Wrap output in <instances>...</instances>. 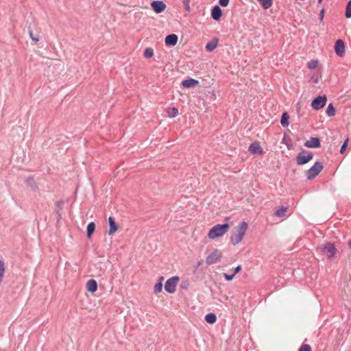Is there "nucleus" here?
<instances>
[{"mask_svg": "<svg viewBox=\"0 0 351 351\" xmlns=\"http://www.w3.org/2000/svg\"><path fill=\"white\" fill-rule=\"evenodd\" d=\"M247 223L242 221L235 228V232L230 237V241L232 245H236L239 243L243 239L245 232L247 229Z\"/></svg>", "mask_w": 351, "mask_h": 351, "instance_id": "obj_1", "label": "nucleus"}, {"mask_svg": "<svg viewBox=\"0 0 351 351\" xmlns=\"http://www.w3.org/2000/svg\"><path fill=\"white\" fill-rule=\"evenodd\" d=\"M230 226L228 223L217 224L209 231L208 237L210 239H215L225 234L229 230Z\"/></svg>", "mask_w": 351, "mask_h": 351, "instance_id": "obj_2", "label": "nucleus"}, {"mask_svg": "<svg viewBox=\"0 0 351 351\" xmlns=\"http://www.w3.org/2000/svg\"><path fill=\"white\" fill-rule=\"evenodd\" d=\"M313 154L311 152L302 150L296 157L297 164L299 165H304L313 159Z\"/></svg>", "mask_w": 351, "mask_h": 351, "instance_id": "obj_3", "label": "nucleus"}, {"mask_svg": "<svg viewBox=\"0 0 351 351\" xmlns=\"http://www.w3.org/2000/svg\"><path fill=\"white\" fill-rule=\"evenodd\" d=\"M323 169V165L319 162H316L307 171L306 176L308 180L313 179Z\"/></svg>", "mask_w": 351, "mask_h": 351, "instance_id": "obj_4", "label": "nucleus"}, {"mask_svg": "<svg viewBox=\"0 0 351 351\" xmlns=\"http://www.w3.org/2000/svg\"><path fill=\"white\" fill-rule=\"evenodd\" d=\"M180 278L178 276H173L169 278L165 284V289L169 293H173L176 290V286Z\"/></svg>", "mask_w": 351, "mask_h": 351, "instance_id": "obj_5", "label": "nucleus"}, {"mask_svg": "<svg viewBox=\"0 0 351 351\" xmlns=\"http://www.w3.org/2000/svg\"><path fill=\"white\" fill-rule=\"evenodd\" d=\"M322 252L328 258H332L336 254V248L332 243H326L320 247Z\"/></svg>", "mask_w": 351, "mask_h": 351, "instance_id": "obj_6", "label": "nucleus"}, {"mask_svg": "<svg viewBox=\"0 0 351 351\" xmlns=\"http://www.w3.org/2000/svg\"><path fill=\"white\" fill-rule=\"evenodd\" d=\"M327 101L326 96L322 95L315 97L311 103V106L315 110H319L326 105Z\"/></svg>", "mask_w": 351, "mask_h": 351, "instance_id": "obj_7", "label": "nucleus"}, {"mask_svg": "<svg viewBox=\"0 0 351 351\" xmlns=\"http://www.w3.org/2000/svg\"><path fill=\"white\" fill-rule=\"evenodd\" d=\"M221 258V252L219 250H215L213 252L208 256L206 262L208 265L217 263Z\"/></svg>", "mask_w": 351, "mask_h": 351, "instance_id": "obj_8", "label": "nucleus"}, {"mask_svg": "<svg viewBox=\"0 0 351 351\" xmlns=\"http://www.w3.org/2000/svg\"><path fill=\"white\" fill-rule=\"evenodd\" d=\"M151 6L157 14L162 12L166 8V4L162 1H154L152 2Z\"/></svg>", "mask_w": 351, "mask_h": 351, "instance_id": "obj_9", "label": "nucleus"}, {"mask_svg": "<svg viewBox=\"0 0 351 351\" xmlns=\"http://www.w3.org/2000/svg\"><path fill=\"white\" fill-rule=\"evenodd\" d=\"M335 51L336 54L339 56L342 57L345 54V45L344 43L342 40L339 39L336 41L335 45Z\"/></svg>", "mask_w": 351, "mask_h": 351, "instance_id": "obj_10", "label": "nucleus"}, {"mask_svg": "<svg viewBox=\"0 0 351 351\" xmlns=\"http://www.w3.org/2000/svg\"><path fill=\"white\" fill-rule=\"evenodd\" d=\"M304 146L308 148H316L320 146V141L318 138L311 137L304 143Z\"/></svg>", "mask_w": 351, "mask_h": 351, "instance_id": "obj_11", "label": "nucleus"}, {"mask_svg": "<svg viewBox=\"0 0 351 351\" xmlns=\"http://www.w3.org/2000/svg\"><path fill=\"white\" fill-rule=\"evenodd\" d=\"M249 152L253 154H261L263 149L258 142H254L252 143L248 149Z\"/></svg>", "mask_w": 351, "mask_h": 351, "instance_id": "obj_12", "label": "nucleus"}, {"mask_svg": "<svg viewBox=\"0 0 351 351\" xmlns=\"http://www.w3.org/2000/svg\"><path fill=\"white\" fill-rule=\"evenodd\" d=\"M221 15H222V11H221V9L220 8V7L218 5H215L213 8L212 12H211L212 18L215 21H218L221 17Z\"/></svg>", "mask_w": 351, "mask_h": 351, "instance_id": "obj_13", "label": "nucleus"}, {"mask_svg": "<svg viewBox=\"0 0 351 351\" xmlns=\"http://www.w3.org/2000/svg\"><path fill=\"white\" fill-rule=\"evenodd\" d=\"M165 42L167 45L175 46L178 43V36L174 34H169L165 38Z\"/></svg>", "mask_w": 351, "mask_h": 351, "instance_id": "obj_14", "label": "nucleus"}, {"mask_svg": "<svg viewBox=\"0 0 351 351\" xmlns=\"http://www.w3.org/2000/svg\"><path fill=\"white\" fill-rule=\"evenodd\" d=\"M219 39L217 38H213L212 40L208 42L205 48L208 51H213L214 49H215L218 45Z\"/></svg>", "mask_w": 351, "mask_h": 351, "instance_id": "obj_15", "label": "nucleus"}, {"mask_svg": "<svg viewBox=\"0 0 351 351\" xmlns=\"http://www.w3.org/2000/svg\"><path fill=\"white\" fill-rule=\"evenodd\" d=\"M108 223H109V226H110V229L108 230V234L111 235L117 230L118 228H117V225L113 217H108Z\"/></svg>", "mask_w": 351, "mask_h": 351, "instance_id": "obj_16", "label": "nucleus"}, {"mask_svg": "<svg viewBox=\"0 0 351 351\" xmlns=\"http://www.w3.org/2000/svg\"><path fill=\"white\" fill-rule=\"evenodd\" d=\"M86 289L90 293H94L97 289V283L93 279H90L86 283Z\"/></svg>", "mask_w": 351, "mask_h": 351, "instance_id": "obj_17", "label": "nucleus"}, {"mask_svg": "<svg viewBox=\"0 0 351 351\" xmlns=\"http://www.w3.org/2000/svg\"><path fill=\"white\" fill-rule=\"evenodd\" d=\"M198 83L199 82L197 80L191 78V79L183 80L182 82V84L185 88H192V87H195V86H197L198 84Z\"/></svg>", "mask_w": 351, "mask_h": 351, "instance_id": "obj_18", "label": "nucleus"}, {"mask_svg": "<svg viewBox=\"0 0 351 351\" xmlns=\"http://www.w3.org/2000/svg\"><path fill=\"white\" fill-rule=\"evenodd\" d=\"M95 224L93 222H90L86 228V233H87V237L90 238L93 233L95 232Z\"/></svg>", "mask_w": 351, "mask_h": 351, "instance_id": "obj_19", "label": "nucleus"}, {"mask_svg": "<svg viewBox=\"0 0 351 351\" xmlns=\"http://www.w3.org/2000/svg\"><path fill=\"white\" fill-rule=\"evenodd\" d=\"M163 280H164V278L160 277L159 278V281L155 285L154 288L155 293H160L162 291Z\"/></svg>", "mask_w": 351, "mask_h": 351, "instance_id": "obj_20", "label": "nucleus"}, {"mask_svg": "<svg viewBox=\"0 0 351 351\" xmlns=\"http://www.w3.org/2000/svg\"><path fill=\"white\" fill-rule=\"evenodd\" d=\"M265 10L269 9L273 3V0H257Z\"/></svg>", "mask_w": 351, "mask_h": 351, "instance_id": "obj_21", "label": "nucleus"}, {"mask_svg": "<svg viewBox=\"0 0 351 351\" xmlns=\"http://www.w3.org/2000/svg\"><path fill=\"white\" fill-rule=\"evenodd\" d=\"M206 321L209 324H213L217 320V316L214 313H208L205 317Z\"/></svg>", "mask_w": 351, "mask_h": 351, "instance_id": "obj_22", "label": "nucleus"}, {"mask_svg": "<svg viewBox=\"0 0 351 351\" xmlns=\"http://www.w3.org/2000/svg\"><path fill=\"white\" fill-rule=\"evenodd\" d=\"M289 115L287 112H284L282 114V117H281V120H280V123L281 125L283 126V127H287L289 125Z\"/></svg>", "mask_w": 351, "mask_h": 351, "instance_id": "obj_23", "label": "nucleus"}, {"mask_svg": "<svg viewBox=\"0 0 351 351\" xmlns=\"http://www.w3.org/2000/svg\"><path fill=\"white\" fill-rule=\"evenodd\" d=\"M336 110L332 104H330L326 109V114L328 117H333L335 114Z\"/></svg>", "mask_w": 351, "mask_h": 351, "instance_id": "obj_24", "label": "nucleus"}, {"mask_svg": "<svg viewBox=\"0 0 351 351\" xmlns=\"http://www.w3.org/2000/svg\"><path fill=\"white\" fill-rule=\"evenodd\" d=\"M287 210V208L282 206L275 212V215L280 217H284L286 215Z\"/></svg>", "mask_w": 351, "mask_h": 351, "instance_id": "obj_25", "label": "nucleus"}, {"mask_svg": "<svg viewBox=\"0 0 351 351\" xmlns=\"http://www.w3.org/2000/svg\"><path fill=\"white\" fill-rule=\"evenodd\" d=\"M167 114L169 117L173 118L178 114V110L176 108H171L168 109Z\"/></svg>", "mask_w": 351, "mask_h": 351, "instance_id": "obj_26", "label": "nucleus"}, {"mask_svg": "<svg viewBox=\"0 0 351 351\" xmlns=\"http://www.w3.org/2000/svg\"><path fill=\"white\" fill-rule=\"evenodd\" d=\"M345 16L347 19L351 17V0H350L347 3Z\"/></svg>", "mask_w": 351, "mask_h": 351, "instance_id": "obj_27", "label": "nucleus"}, {"mask_svg": "<svg viewBox=\"0 0 351 351\" xmlns=\"http://www.w3.org/2000/svg\"><path fill=\"white\" fill-rule=\"evenodd\" d=\"M5 272V265L2 260H0V283L3 280V278Z\"/></svg>", "mask_w": 351, "mask_h": 351, "instance_id": "obj_28", "label": "nucleus"}, {"mask_svg": "<svg viewBox=\"0 0 351 351\" xmlns=\"http://www.w3.org/2000/svg\"><path fill=\"white\" fill-rule=\"evenodd\" d=\"M154 56V51L151 48H146L144 51V56L145 58H151Z\"/></svg>", "mask_w": 351, "mask_h": 351, "instance_id": "obj_29", "label": "nucleus"}, {"mask_svg": "<svg viewBox=\"0 0 351 351\" xmlns=\"http://www.w3.org/2000/svg\"><path fill=\"white\" fill-rule=\"evenodd\" d=\"M318 62L315 60H312L308 62L307 66L309 69H313L317 67Z\"/></svg>", "mask_w": 351, "mask_h": 351, "instance_id": "obj_30", "label": "nucleus"}, {"mask_svg": "<svg viewBox=\"0 0 351 351\" xmlns=\"http://www.w3.org/2000/svg\"><path fill=\"white\" fill-rule=\"evenodd\" d=\"M26 183L28 186H29L32 189H36V184L33 180V178H29L27 180H26Z\"/></svg>", "mask_w": 351, "mask_h": 351, "instance_id": "obj_31", "label": "nucleus"}, {"mask_svg": "<svg viewBox=\"0 0 351 351\" xmlns=\"http://www.w3.org/2000/svg\"><path fill=\"white\" fill-rule=\"evenodd\" d=\"M348 141H349V138H347L344 141V142H343V145H341V149H340V152H341V154H343V153L346 151V147H347V145H348Z\"/></svg>", "mask_w": 351, "mask_h": 351, "instance_id": "obj_32", "label": "nucleus"}, {"mask_svg": "<svg viewBox=\"0 0 351 351\" xmlns=\"http://www.w3.org/2000/svg\"><path fill=\"white\" fill-rule=\"evenodd\" d=\"M311 346L308 344H303L299 349V351H311Z\"/></svg>", "mask_w": 351, "mask_h": 351, "instance_id": "obj_33", "label": "nucleus"}, {"mask_svg": "<svg viewBox=\"0 0 351 351\" xmlns=\"http://www.w3.org/2000/svg\"><path fill=\"white\" fill-rule=\"evenodd\" d=\"M183 3L184 5L185 10L189 12L191 11V8H190V5H189L190 0H183Z\"/></svg>", "mask_w": 351, "mask_h": 351, "instance_id": "obj_34", "label": "nucleus"}, {"mask_svg": "<svg viewBox=\"0 0 351 351\" xmlns=\"http://www.w3.org/2000/svg\"><path fill=\"white\" fill-rule=\"evenodd\" d=\"M234 276L235 275L234 274H224V275H223L225 279L228 281L232 280L234 278Z\"/></svg>", "mask_w": 351, "mask_h": 351, "instance_id": "obj_35", "label": "nucleus"}, {"mask_svg": "<svg viewBox=\"0 0 351 351\" xmlns=\"http://www.w3.org/2000/svg\"><path fill=\"white\" fill-rule=\"evenodd\" d=\"M230 0H219V3L222 7H226L229 3Z\"/></svg>", "mask_w": 351, "mask_h": 351, "instance_id": "obj_36", "label": "nucleus"}, {"mask_svg": "<svg viewBox=\"0 0 351 351\" xmlns=\"http://www.w3.org/2000/svg\"><path fill=\"white\" fill-rule=\"evenodd\" d=\"M29 35L31 38L34 41H38L40 40L39 36H34L32 31L29 32Z\"/></svg>", "mask_w": 351, "mask_h": 351, "instance_id": "obj_37", "label": "nucleus"}, {"mask_svg": "<svg viewBox=\"0 0 351 351\" xmlns=\"http://www.w3.org/2000/svg\"><path fill=\"white\" fill-rule=\"evenodd\" d=\"M241 269V265H238L237 267H236V268L234 269V274L236 275L237 273H239Z\"/></svg>", "mask_w": 351, "mask_h": 351, "instance_id": "obj_38", "label": "nucleus"}, {"mask_svg": "<svg viewBox=\"0 0 351 351\" xmlns=\"http://www.w3.org/2000/svg\"><path fill=\"white\" fill-rule=\"evenodd\" d=\"M189 285V282L187 281L183 282L181 285V288L182 289H187Z\"/></svg>", "mask_w": 351, "mask_h": 351, "instance_id": "obj_39", "label": "nucleus"}, {"mask_svg": "<svg viewBox=\"0 0 351 351\" xmlns=\"http://www.w3.org/2000/svg\"><path fill=\"white\" fill-rule=\"evenodd\" d=\"M324 10H322L321 12H320V14H319V17H320L321 19H322L323 17H324Z\"/></svg>", "mask_w": 351, "mask_h": 351, "instance_id": "obj_40", "label": "nucleus"}, {"mask_svg": "<svg viewBox=\"0 0 351 351\" xmlns=\"http://www.w3.org/2000/svg\"><path fill=\"white\" fill-rule=\"evenodd\" d=\"M348 246L351 249V240H350L348 242Z\"/></svg>", "mask_w": 351, "mask_h": 351, "instance_id": "obj_41", "label": "nucleus"}, {"mask_svg": "<svg viewBox=\"0 0 351 351\" xmlns=\"http://www.w3.org/2000/svg\"><path fill=\"white\" fill-rule=\"evenodd\" d=\"M322 0H318V2L320 3Z\"/></svg>", "mask_w": 351, "mask_h": 351, "instance_id": "obj_42", "label": "nucleus"}]
</instances>
